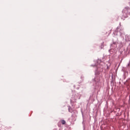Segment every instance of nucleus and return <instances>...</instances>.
Returning <instances> with one entry per match:
<instances>
[{
  "mask_svg": "<svg viewBox=\"0 0 130 130\" xmlns=\"http://www.w3.org/2000/svg\"><path fill=\"white\" fill-rule=\"evenodd\" d=\"M128 66H130V64H128Z\"/></svg>",
  "mask_w": 130,
  "mask_h": 130,
  "instance_id": "nucleus-3",
  "label": "nucleus"
},
{
  "mask_svg": "<svg viewBox=\"0 0 130 130\" xmlns=\"http://www.w3.org/2000/svg\"><path fill=\"white\" fill-rule=\"evenodd\" d=\"M130 13V8L129 7H125L123 10V16L124 18H127V15Z\"/></svg>",
  "mask_w": 130,
  "mask_h": 130,
  "instance_id": "nucleus-1",
  "label": "nucleus"
},
{
  "mask_svg": "<svg viewBox=\"0 0 130 130\" xmlns=\"http://www.w3.org/2000/svg\"><path fill=\"white\" fill-rule=\"evenodd\" d=\"M61 123H62V124H66V121L62 120L60 121Z\"/></svg>",
  "mask_w": 130,
  "mask_h": 130,
  "instance_id": "nucleus-2",
  "label": "nucleus"
}]
</instances>
